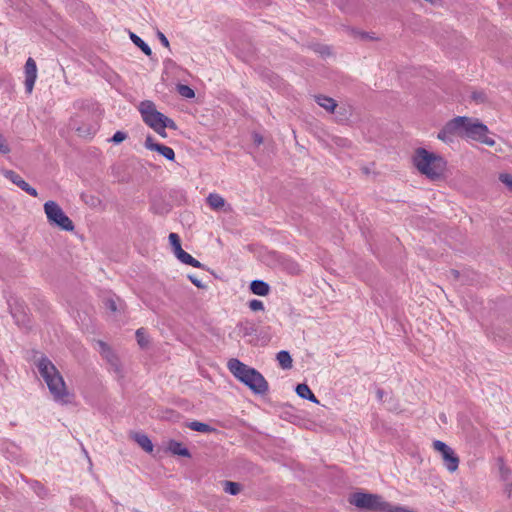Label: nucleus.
Masks as SVG:
<instances>
[{"mask_svg": "<svg viewBox=\"0 0 512 512\" xmlns=\"http://www.w3.org/2000/svg\"><path fill=\"white\" fill-rule=\"evenodd\" d=\"M319 53L322 55H329L330 51H329L328 47H321V49L319 50Z\"/></svg>", "mask_w": 512, "mask_h": 512, "instance_id": "nucleus-49", "label": "nucleus"}, {"mask_svg": "<svg viewBox=\"0 0 512 512\" xmlns=\"http://www.w3.org/2000/svg\"><path fill=\"white\" fill-rule=\"evenodd\" d=\"M287 269L290 271V273H298L299 272V266L298 264L291 262L290 265L287 267Z\"/></svg>", "mask_w": 512, "mask_h": 512, "instance_id": "nucleus-43", "label": "nucleus"}, {"mask_svg": "<svg viewBox=\"0 0 512 512\" xmlns=\"http://www.w3.org/2000/svg\"><path fill=\"white\" fill-rule=\"evenodd\" d=\"M206 202L209 205V207L214 211H231V206L227 204L225 199L218 193H210L206 198Z\"/></svg>", "mask_w": 512, "mask_h": 512, "instance_id": "nucleus-14", "label": "nucleus"}, {"mask_svg": "<svg viewBox=\"0 0 512 512\" xmlns=\"http://www.w3.org/2000/svg\"><path fill=\"white\" fill-rule=\"evenodd\" d=\"M25 73V90L31 94L37 79V65L33 58L29 57L24 66Z\"/></svg>", "mask_w": 512, "mask_h": 512, "instance_id": "nucleus-8", "label": "nucleus"}, {"mask_svg": "<svg viewBox=\"0 0 512 512\" xmlns=\"http://www.w3.org/2000/svg\"><path fill=\"white\" fill-rule=\"evenodd\" d=\"M413 165L417 170L431 180L440 179L446 170V160L425 148H417L413 155Z\"/></svg>", "mask_w": 512, "mask_h": 512, "instance_id": "nucleus-2", "label": "nucleus"}, {"mask_svg": "<svg viewBox=\"0 0 512 512\" xmlns=\"http://www.w3.org/2000/svg\"><path fill=\"white\" fill-rule=\"evenodd\" d=\"M9 152H10V148H9L8 144L6 143L5 139L3 138V136L0 134V153L7 154Z\"/></svg>", "mask_w": 512, "mask_h": 512, "instance_id": "nucleus-39", "label": "nucleus"}, {"mask_svg": "<svg viewBox=\"0 0 512 512\" xmlns=\"http://www.w3.org/2000/svg\"><path fill=\"white\" fill-rule=\"evenodd\" d=\"M182 263L190 265L195 268H202L204 265L200 263L197 259L193 258L189 253L184 251L183 253H180V257L177 258Z\"/></svg>", "mask_w": 512, "mask_h": 512, "instance_id": "nucleus-25", "label": "nucleus"}, {"mask_svg": "<svg viewBox=\"0 0 512 512\" xmlns=\"http://www.w3.org/2000/svg\"><path fill=\"white\" fill-rule=\"evenodd\" d=\"M166 128L159 129L158 127L156 129H153L157 134H159L161 137L165 138L167 137V133L165 131Z\"/></svg>", "mask_w": 512, "mask_h": 512, "instance_id": "nucleus-44", "label": "nucleus"}, {"mask_svg": "<svg viewBox=\"0 0 512 512\" xmlns=\"http://www.w3.org/2000/svg\"><path fill=\"white\" fill-rule=\"evenodd\" d=\"M377 395H378V398L381 399L382 396H383V391L382 390H378L377 391Z\"/></svg>", "mask_w": 512, "mask_h": 512, "instance_id": "nucleus-52", "label": "nucleus"}, {"mask_svg": "<svg viewBox=\"0 0 512 512\" xmlns=\"http://www.w3.org/2000/svg\"><path fill=\"white\" fill-rule=\"evenodd\" d=\"M263 310H264V304L262 301L258 300V311H263Z\"/></svg>", "mask_w": 512, "mask_h": 512, "instance_id": "nucleus-50", "label": "nucleus"}, {"mask_svg": "<svg viewBox=\"0 0 512 512\" xmlns=\"http://www.w3.org/2000/svg\"><path fill=\"white\" fill-rule=\"evenodd\" d=\"M36 367L53 400L62 405L71 403L73 394L68 391L62 375L52 361L48 357L42 356L36 361Z\"/></svg>", "mask_w": 512, "mask_h": 512, "instance_id": "nucleus-1", "label": "nucleus"}, {"mask_svg": "<svg viewBox=\"0 0 512 512\" xmlns=\"http://www.w3.org/2000/svg\"><path fill=\"white\" fill-rule=\"evenodd\" d=\"M158 35H159L161 43L164 46L168 47L169 46V42H168V39L166 38L165 34H158Z\"/></svg>", "mask_w": 512, "mask_h": 512, "instance_id": "nucleus-46", "label": "nucleus"}, {"mask_svg": "<svg viewBox=\"0 0 512 512\" xmlns=\"http://www.w3.org/2000/svg\"><path fill=\"white\" fill-rule=\"evenodd\" d=\"M139 112L142 116L144 123L151 129L169 128L172 130L177 129L176 123L169 117L165 116L156 109L154 102L150 100L142 101L139 104Z\"/></svg>", "mask_w": 512, "mask_h": 512, "instance_id": "nucleus-3", "label": "nucleus"}, {"mask_svg": "<svg viewBox=\"0 0 512 512\" xmlns=\"http://www.w3.org/2000/svg\"><path fill=\"white\" fill-rule=\"evenodd\" d=\"M349 503L355 507L371 512H384L388 507V501H386L379 494H372L366 492H355L350 495Z\"/></svg>", "mask_w": 512, "mask_h": 512, "instance_id": "nucleus-4", "label": "nucleus"}, {"mask_svg": "<svg viewBox=\"0 0 512 512\" xmlns=\"http://www.w3.org/2000/svg\"><path fill=\"white\" fill-rule=\"evenodd\" d=\"M263 250H264L263 248H260V249L258 248V250H257L258 257L263 254Z\"/></svg>", "mask_w": 512, "mask_h": 512, "instance_id": "nucleus-53", "label": "nucleus"}, {"mask_svg": "<svg viewBox=\"0 0 512 512\" xmlns=\"http://www.w3.org/2000/svg\"><path fill=\"white\" fill-rule=\"evenodd\" d=\"M169 449L175 455H179V456H183V457L190 456L189 450L179 442L171 441L169 444Z\"/></svg>", "mask_w": 512, "mask_h": 512, "instance_id": "nucleus-23", "label": "nucleus"}, {"mask_svg": "<svg viewBox=\"0 0 512 512\" xmlns=\"http://www.w3.org/2000/svg\"><path fill=\"white\" fill-rule=\"evenodd\" d=\"M221 484L224 492L233 496L238 495L242 490V485L238 482L225 480Z\"/></svg>", "mask_w": 512, "mask_h": 512, "instance_id": "nucleus-20", "label": "nucleus"}, {"mask_svg": "<svg viewBox=\"0 0 512 512\" xmlns=\"http://www.w3.org/2000/svg\"><path fill=\"white\" fill-rule=\"evenodd\" d=\"M11 315L15 320L16 325L21 328H28L30 326V318L22 309H12Z\"/></svg>", "mask_w": 512, "mask_h": 512, "instance_id": "nucleus-17", "label": "nucleus"}, {"mask_svg": "<svg viewBox=\"0 0 512 512\" xmlns=\"http://www.w3.org/2000/svg\"><path fill=\"white\" fill-rule=\"evenodd\" d=\"M277 361L283 369H290L292 367V358L288 351L282 350L278 352Z\"/></svg>", "mask_w": 512, "mask_h": 512, "instance_id": "nucleus-21", "label": "nucleus"}, {"mask_svg": "<svg viewBox=\"0 0 512 512\" xmlns=\"http://www.w3.org/2000/svg\"><path fill=\"white\" fill-rule=\"evenodd\" d=\"M249 307L252 311H256V299H252L249 301Z\"/></svg>", "mask_w": 512, "mask_h": 512, "instance_id": "nucleus-48", "label": "nucleus"}, {"mask_svg": "<svg viewBox=\"0 0 512 512\" xmlns=\"http://www.w3.org/2000/svg\"><path fill=\"white\" fill-rule=\"evenodd\" d=\"M144 146L148 150L157 151L159 154H161L167 160L173 161L175 158V152L171 147L166 146L164 144L154 142V139L152 136L146 137Z\"/></svg>", "mask_w": 512, "mask_h": 512, "instance_id": "nucleus-10", "label": "nucleus"}, {"mask_svg": "<svg viewBox=\"0 0 512 512\" xmlns=\"http://www.w3.org/2000/svg\"><path fill=\"white\" fill-rule=\"evenodd\" d=\"M263 139L262 137L258 136V145H260L262 143Z\"/></svg>", "mask_w": 512, "mask_h": 512, "instance_id": "nucleus-54", "label": "nucleus"}, {"mask_svg": "<svg viewBox=\"0 0 512 512\" xmlns=\"http://www.w3.org/2000/svg\"><path fill=\"white\" fill-rule=\"evenodd\" d=\"M136 339L140 347L144 348L148 345V339L145 333L144 328H139L136 333Z\"/></svg>", "mask_w": 512, "mask_h": 512, "instance_id": "nucleus-29", "label": "nucleus"}, {"mask_svg": "<svg viewBox=\"0 0 512 512\" xmlns=\"http://www.w3.org/2000/svg\"><path fill=\"white\" fill-rule=\"evenodd\" d=\"M250 290L253 294H256V280H252L250 283Z\"/></svg>", "mask_w": 512, "mask_h": 512, "instance_id": "nucleus-47", "label": "nucleus"}, {"mask_svg": "<svg viewBox=\"0 0 512 512\" xmlns=\"http://www.w3.org/2000/svg\"><path fill=\"white\" fill-rule=\"evenodd\" d=\"M488 127L477 119L468 117L465 125L463 138L479 141L488 146H493L495 141L487 136Z\"/></svg>", "mask_w": 512, "mask_h": 512, "instance_id": "nucleus-7", "label": "nucleus"}, {"mask_svg": "<svg viewBox=\"0 0 512 512\" xmlns=\"http://www.w3.org/2000/svg\"><path fill=\"white\" fill-rule=\"evenodd\" d=\"M105 305L112 312H115L118 309L116 301L114 299H112V298L107 299Z\"/></svg>", "mask_w": 512, "mask_h": 512, "instance_id": "nucleus-40", "label": "nucleus"}, {"mask_svg": "<svg viewBox=\"0 0 512 512\" xmlns=\"http://www.w3.org/2000/svg\"><path fill=\"white\" fill-rule=\"evenodd\" d=\"M44 212L51 225L57 226L64 231L74 230L72 220L64 213L62 208L55 201H47L44 204Z\"/></svg>", "mask_w": 512, "mask_h": 512, "instance_id": "nucleus-5", "label": "nucleus"}, {"mask_svg": "<svg viewBox=\"0 0 512 512\" xmlns=\"http://www.w3.org/2000/svg\"><path fill=\"white\" fill-rule=\"evenodd\" d=\"M451 274L455 277V278H458L459 277V272L457 270H451Z\"/></svg>", "mask_w": 512, "mask_h": 512, "instance_id": "nucleus-51", "label": "nucleus"}, {"mask_svg": "<svg viewBox=\"0 0 512 512\" xmlns=\"http://www.w3.org/2000/svg\"><path fill=\"white\" fill-rule=\"evenodd\" d=\"M268 382L265 380L263 375L258 372V395H263L268 391Z\"/></svg>", "mask_w": 512, "mask_h": 512, "instance_id": "nucleus-30", "label": "nucleus"}, {"mask_svg": "<svg viewBox=\"0 0 512 512\" xmlns=\"http://www.w3.org/2000/svg\"><path fill=\"white\" fill-rule=\"evenodd\" d=\"M133 439L145 452L151 453L153 451V444L147 435L135 433Z\"/></svg>", "mask_w": 512, "mask_h": 512, "instance_id": "nucleus-19", "label": "nucleus"}, {"mask_svg": "<svg viewBox=\"0 0 512 512\" xmlns=\"http://www.w3.org/2000/svg\"><path fill=\"white\" fill-rule=\"evenodd\" d=\"M169 242H170L172 248H175L181 244L180 237L176 233L169 234Z\"/></svg>", "mask_w": 512, "mask_h": 512, "instance_id": "nucleus-38", "label": "nucleus"}, {"mask_svg": "<svg viewBox=\"0 0 512 512\" xmlns=\"http://www.w3.org/2000/svg\"><path fill=\"white\" fill-rule=\"evenodd\" d=\"M173 252H174V254H175V256H176L177 258H178V257H180V253H183V252H184V250H183V249H182V247H181V244H180V245H178L177 247L173 248Z\"/></svg>", "mask_w": 512, "mask_h": 512, "instance_id": "nucleus-45", "label": "nucleus"}, {"mask_svg": "<svg viewBox=\"0 0 512 512\" xmlns=\"http://www.w3.org/2000/svg\"><path fill=\"white\" fill-rule=\"evenodd\" d=\"M97 344L99 346V352L102 357L107 360L114 372L119 374L121 372V367L117 356L105 342L98 341Z\"/></svg>", "mask_w": 512, "mask_h": 512, "instance_id": "nucleus-12", "label": "nucleus"}, {"mask_svg": "<svg viewBox=\"0 0 512 512\" xmlns=\"http://www.w3.org/2000/svg\"><path fill=\"white\" fill-rule=\"evenodd\" d=\"M130 36V39L132 40V42L137 46L139 47L143 53L147 56H151L152 55V50L151 48L149 47V45L143 41L139 36L138 34H129Z\"/></svg>", "mask_w": 512, "mask_h": 512, "instance_id": "nucleus-22", "label": "nucleus"}, {"mask_svg": "<svg viewBox=\"0 0 512 512\" xmlns=\"http://www.w3.org/2000/svg\"><path fill=\"white\" fill-rule=\"evenodd\" d=\"M5 4L7 6V9H10L11 11H7V14L9 16H16V13H19L20 16H23L24 18H30V7L27 5V3L24 0H5Z\"/></svg>", "mask_w": 512, "mask_h": 512, "instance_id": "nucleus-11", "label": "nucleus"}, {"mask_svg": "<svg viewBox=\"0 0 512 512\" xmlns=\"http://www.w3.org/2000/svg\"><path fill=\"white\" fill-rule=\"evenodd\" d=\"M314 100L320 107L329 113H334L338 106L337 102L333 98L325 95H315Z\"/></svg>", "mask_w": 512, "mask_h": 512, "instance_id": "nucleus-16", "label": "nucleus"}, {"mask_svg": "<svg viewBox=\"0 0 512 512\" xmlns=\"http://www.w3.org/2000/svg\"><path fill=\"white\" fill-rule=\"evenodd\" d=\"M3 175L5 178L10 180L13 184L18 186L21 190L25 191L27 194H29L32 197H37L38 192L35 188L30 186L18 173H16L13 170H5L3 172Z\"/></svg>", "mask_w": 512, "mask_h": 512, "instance_id": "nucleus-9", "label": "nucleus"}, {"mask_svg": "<svg viewBox=\"0 0 512 512\" xmlns=\"http://www.w3.org/2000/svg\"><path fill=\"white\" fill-rule=\"evenodd\" d=\"M468 122V117L466 116H457L451 120H449L445 126L449 130L451 134L454 136H459L463 138L465 125Z\"/></svg>", "mask_w": 512, "mask_h": 512, "instance_id": "nucleus-13", "label": "nucleus"}, {"mask_svg": "<svg viewBox=\"0 0 512 512\" xmlns=\"http://www.w3.org/2000/svg\"><path fill=\"white\" fill-rule=\"evenodd\" d=\"M499 472H500V477L502 480L504 481H507L510 474H511V471L510 469L504 464L503 460L502 459H499Z\"/></svg>", "mask_w": 512, "mask_h": 512, "instance_id": "nucleus-31", "label": "nucleus"}, {"mask_svg": "<svg viewBox=\"0 0 512 512\" xmlns=\"http://www.w3.org/2000/svg\"><path fill=\"white\" fill-rule=\"evenodd\" d=\"M442 455L444 466L449 472H455L459 466V457L452 448L446 450Z\"/></svg>", "mask_w": 512, "mask_h": 512, "instance_id": "nucleus-15", "label": "nucleus"}, {"mask_svg": "<svg viewBox=\"0 0 512 512\" xmlns=\"http://www.w3.org/2000/svg\"><path fill=\"white\" fill-rule=\"evenodd\" d=\"M438 139L445 142L450 143L453 141L454 135L449 132L447 127L444 125V127L439 131L438 133Z\"/></svg>", "mask_w": 512, "mask_h": 512, "instance_id": "nucleus-28", "label": "nucleus"}, {"mask_svg": "<svg viewBox=\"0 0 512 512\" xmlns=\"http://www.w3.org/2000/svg\"><path fill=\"white\" fill-rule=\"evenodd\" d=\"M188 428H190L193 431L202 432V433H210L212 431H215L214 428H212L210 425L199 422V421H192L188 423Z\"/></svg>", "mask_w": 512, "mask_h": 512, "instance_id": "nucleus-24", "label": "nucleus"}, {"mask_svg": "<svg viewBox=\"0 0 512 512\" xmlns=\"http://www.w3.org/2000/svg\"><path fill=\"white\" fill-rule=\"evenodd\" d=\"M176 90L184 98L191 99L195 97L194 90L188 85L178 84Z\"/></svg>", "mask_w": 512, "mask_h": 512, "instance_id": "nucleus-27", "label": "nucleus"}, {"mask_svg": "<svg viewBox=\"0 0 512 512\" xmlns=\"http://www.w3.org/2000/svg\"><path fill=\"white\" fill-rule=\"evenodd\" d=\"M384 512H414V511L409 508H406L403 506H398V505H393L390 502H388V507L384 510Z\"/></svg>", "mask_w": 512, "mask_h": 512, "instance_id": "nucleus-33", "label": "nucleus"}, {"mask_svg": "<svg viewBox=\"0 0 512 512\" xmlns=\"http://www.w3.org/2000/svg\"><path fill=\"white\" fill-rule=\"evenodd\" d=\"M263 2H264V4H269L271 2V0H264Z\"/></svg>", "mask_w": 512, "mask_h": 512, "instance_id": "nucleus-55", "label": "nucleus"}, {"mask_svg": "<svg viewBox=\"0 0 512 512\" xmlns=\"http://www.w3.org/2000/svg\"><path fill=\"white\" fill-rule=\"evenodd\" d=\"M500 181L505 184L512 191V175L501 174L499 176Z\"/></svg>", "mask_w": 512, "mask_h": 512, "instance_id": "nucleus-37", "label": "nucleus"}, {"mask_svg": "<svg viewBox=\"0 0 512 512\" xmlns=\"http://www.w3.org/2000/svg\"><path fill=\"white\" fill-rule=\"evenodd\" d=\"M126 138H127V133H125L123 131H117L114 133V135L110 141L115 144H119V143L123 142Z\"/></svg>", "mask_w": 512, "mask_h": 512, "instance_id": "nucleus-35", "label": "nucleus"}, {"mask_svg": "<svg viewBox=\"0 0 512 512\" xmlns=\"http://www.w3.org/2000/svg\"><path fill=\"white\" fill-rule=\"evenodd\" d=\"M188 278L196 287H198V288L205 287V285L202 283V281L200 279H198L196 276L189 275Z\"/></svg>", "mask_w": 512, "mask_h": 512, "instance_id": "nucleus-41", "label": "nucleus"}, {"mask_svg": "<svg viewBox=\"0 0 512 512\" xmlns=\"http://www.w3.org/2000/svg\"><path fill=\"white\" fill-rule=\"evenodd\" d=\"M470 99H471V101H473L477 105L484 104V103H486L488 101L487 94L485 93L484 90H474V91H472L471 94H470Z\"/></svg>", "mask_w": 512, "mask_h": 512, "instance_id": "nucleus-26", "label": "nucleus"}, {"mask_svg": "<svg viewBox=\"0 0 512 512\" xmlns=\"http://www.w3.org/2000/svg\"><path fill=\"white\" fill-rule=\"evenodd\" d=\"M433 448L440 452L441 454H443L446 450H448L450 447L445 444L444 442L440 441V440H435L433 442Z\"/></svg>", "mask_w": 512, "mask_h": 512, "instance_id": "nucleus-36", "label": "nucleus"}, {"mask_svg": "<svg viewBox=\"0 0 512 512\" xmlns=\"http://www.w3.org/2000/svg\"><path fill=\"white\" fill-rule=\"evenodd\" d=\"M359 36V38L361 40H375V41H378L379 38L378 37H373L371 36L370 34H364V33H361V34H357Z\"/></svg>", "mask_w": 512, "mask_h": 512, "instance_id": "nucleus-42", "label": "nucleus"}, {"mask_svg": "<svg viewBox=\"0 0 512 512\" xmlns=\"http://www.w3.org/2000/svg\"><path fill=\"white\" fill-rule=\"evenodd\" d=\"M228 369L241 382L246 384L254 393H256V370L232 358L228 361Z\"/></svg>", "mask_w": 512, "mask_h": 512, "instance_id": "nucleus-6", "label": "nucleus"}, {"mask_svg": "<svg viewBox=\"0 0 512 512\" xmlns=\"http://www.w3.org/2000/svg\"><path fill=\"white\" fill-rule=\"evenodd\" d=\"M76 130L78 131L79 135H81V136H91V135L95 134L97 127H96V125H92L87 128L77 127Z\"/></svg>", "mask_w": 512, "mask_h": 512, "instance_id": "nucleus-32", "label": "nucleus"}, {"mask_svg": "<svg viewBox=\"0 0 512 512\" xmlns=\"http://www.w3.org/2000/svg\"><path fill=\"white\" fill-rule=\"evenodd\" d=\"M296 393L299 397H301L303 399L309 400L316 404L319 403L316 396L313 394V392L311 391L309 386L305 383H301L296 386Z\"/></svg>", "mask_w": 512, "mask_h": 512, "instance_id": "nucleus-18", "label": "nucleus"}, {"mask_svg": "<svg viewBox=\"0 0 512 512\" xmlns=\"http://www.w3.org/2000/svg\"><path fill=\"white\" fill-rule=\"evenodd\" d=\"M270 287L269 285L262 281L258 280V296H265L269 293Z\"/></svg>", "mask_w": 512, "mask_h": 512, "instance_id": "nucleus-34", "label": "nucleus"}]
</instances>
